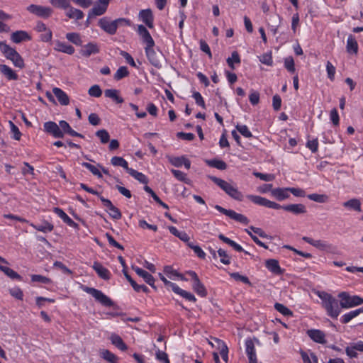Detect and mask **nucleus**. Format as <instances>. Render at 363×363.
<instances>
[{"instance_id": "f257e3e1", "label": "nucleus", "mask_w": 363, "mask_h": 363, "mask_svg": "<svg viewBox=\"0 0 363 363\" xmlns=\"http://www.w3.org/2000/svg\"><path fill=\"white\" fill-rule=\"evenodd\" d=\"M246 197L252 203L267 207L272 209H283L286 211L290 212L294 215L304 214L306 213V207L302 203H293L281 206L278 203L268 200L266 198L260 196L248 194Z\"/></svg>"}, {"instance_id": "f03ea898", "label": "nucleus", "mask_w": 363, "mask_h": 363, "mask_svg": "<svg viewBox=\"0 0 363 363\" xmlns=\"http://www.w3.org/2000/svg\"><path fill=\"white\" fill-rule=\"evenodd\" d=\"M315 294L321 300V306L326 314L332 318H337L342 309L340 301L325 291H316Z\"/></svg>"}, {"instance_id": "7ed1b4c3", "label": "nucleus", "mask_w": 363, "mask_h": 363, "mask_svg": "<svg viewBox=\"0 0 363 363\" xmlns=\"http://www.w3.org/2000/svg\"><path fill=\"white\" fill-rule=\"evenodd\" d=\"M210 178L230 198L238 201H243L244 195L240 191H239L235 183L228 182L216 177H211Z\"/></svg>"}, {"instance_id": "20e7f679", "label": "nucleus", "mask_w": 363, "mask_h": 363, "mask_svg": "<svg viewBox=\"0 0 363 363\" xmlns=\"http://www.w3.org/2000/svg\"><path fill=\"white\" fill-rule=\"evenodd\" d=\"M0 51L3 53L4 57L11 60L13 65L18 68L23 69L25 67V63L23 57L16 50L15 48H11L6 43L0 42Z\"/></svg>"}, {"instance_id": "39448f33", "label": "nucleus", "mask_w": 363, "mask_h": 363, "mask_svg": "<svg viewBox=\"0 0 363 363\" xmlns=\"http://www.w3.org/2000/svg\"><path fill=\"white\" fill-rule=\"evenodd\" d=\"M123 24L129 26L130 21L125 18H118L111 21L108 18L104 17L98 22L99 26L110 35H114L117 31L118 27Z\"/></svg>"}, {"instance_id": "423d86ee", "label": "nucleus", "mask_w": 363, "mask_h": 363, "mask_svg": "<svg viewBox=\"0 0 363 363\" xmlns=\"http://www.w3.org/2000/svg\"><path fill=\"white\" fill-rule=\"evenodd\" d=\"M340 299V306L342 308L348 309L358 306L363 303V298L357 295H350L349 293L343 291L338 294Z\"/></svg>"}, {"instance_id": "0eeeda50", "label": "nucleus", "mask_w": 363, "mask_h": 363, "mask_svg": "<svg viewBox=\"0 0 363 363\" xmlns=\"http://www.w3.org/2000/svg\"><path fill=\"white\" fill-rule=\"evenodd\" d=\"M83 291L91 295L96 301H97L104 306L111 307L114 305L113 301L100 290L91 287L84 286L83 287Z\"/></svg>"}, {"instance_id": "6e6552de", "label": "nucleus", "mask_w": 363, "mask_h": 363, "mask_svg": "<svg viewBox=\"0 0 363 363\" xmlns=\"http://www.w3.org/2000/svg\"><path fill=\"white\" fill-rule=\"evenodd\" d=\"M28 11L40 18H48L53 13V10L50 6L30 4L27 7Z\"/></svg>"}, {"instance_id": "1a4fd4ad", "label": "nucleus", "mask_w": 363, "mask_h": 363, "mask_svg": "<svg viewBox=\"0 0 363 363\" xmlns=\"http://www.w3.org/2000/svg\"><path fill=\"white\" fill-rule=\"evenodd\" d=\"M214 208L220 213L228 216L231 219H233L240 223L247 224L248 219L246 216L242 214L238 213L233 210L225 209L219 205H216Z\"/></svg>"}, {"instance_id": "9d476101", "label": "nucleus", "mask_w": 363, "mask_h": 363, "mask_svg": "<svg viewBox=\"0 0 363 363\" xmlns=\"http://www.w3.org/2000/svg\"><path fill=\"white\" fill-rule=\"evenodd\" d=\"M44 131L52 135L56 138H62L63 132L60 128L59 125L52 121H48L44 123Z\"/></svg>"}, {"instance_id": "9b49d317", "label": "nucleus", "mask_w": 363, "mask_h": 363, "mask_svg": "<svg viewBox=\"0 0 363 363\" xmlns=\"http://www.w3.org/2000/svg\"><path fill=\"white\" fill-rule=\"evenodd\" d=\"M138 33L140 36L143 43L145 44V47H154L155 41L152 38L150 33L143 25H139L138 26Z\"/></svg>"}, {"instance_id": "f8f14e48", "label": "nucleus", "mask_w": 363, "mask_h": 363, "mask_svg": "<svg viewBox=\"0 0 363 363\" xmlns=\"http://www.w3.org/2000/svg\"><path fill=\"white\" fill-rule=\"evenodd\" d=\"M306 242L311 245L312 246L315 247V248L323 250V251H329L332 245L329 243H328L325 241L321 240H313L309 237H303L302 238Z\"/></svg>"}, {"instance_id": "ddd939ff", "label": "nucleus", "mask_w": 363, "mask_h": 363, "mask_svg": "<svg viewBox=\"0 0 363 363\" xmlns=\"http://www.w3.org/2000/svg\"><path fill=\"white\" fill-rule=\"evenodd\" d=\"M145 51L150 64L157 68H160L162 65L160 57L155 51L153 47H145Z\"/></svg>"}, {"instance_id": "4468645a", "label": "nucleus", "mask_w": 363, "mask_h": 363, "mask_svg": "<svg viewBox=\"0 0 363 363\" xmlns=\"http://www.w3.org/2000/svg\"><path fill=\"white\" fill-rule=\"evenodd\" d=\"M138 17L148 28H152L154 26V17L150 9H143L139 12Z\"/></svg>"}, {"instance_id": "2eb2a0df", "label": "nucleus", "mask_w": 363, "mask_h": 363, "mask_svg": "<svg viewBox=\"0 0 363 363\" xmlns=\"http://www.w3.org/2000/svg\"><path fill=\"white\" fill-rule=\"evenodd\" d=\"M306 333L312 340L317 343L325 344L326 342L325 335L320 330L311 329L308 330Z\"/></svg>"}, {"instance_id": "dca6fc26", "label": "nucleus", "mask_w": 363, "mask_h": 363, "mask_svg": "<svg viewBox=\"0 0 363 363\" xmlns=\"http://www.w3.org/2000/svg\"><path fill=\"white\" fill-rule=\"evenodd\" d=\"M133 269L139 277H142L147 284L156 289V286H155V280L150 273L138 267H133Z\"/></svg>"}, {"instance_id": "f3484780", "label": "nucleus", "mask_w": 363, "mask_h": 363, "mask_svg": "<svg viewBox=\"0 0 363 363\" xmlns=\"http://www.w3.org/2000/svg\"><path fill=\"white\" fill-rule=\"evenodd\" d=\"M169 162L176 167L184 166L186 169H189L191 167V162L185 156L170 157H169Z\"/></svg>"}, {"instance_id": "a211bd4d", "label": "nucleus", "mask_w": 363, "mask_h": 363, "mask_svg": "<svg viewBox=\"0 0 363 363\" xmlns=\"http://www.w3.org/2000/svg\"><path fill=\"white\" fill-rule=\"evenodd\" d=\"M265 267L270 272L276 275H281L284 272V270L281 268L279 262L274 259H269L266 260Z\"/></svg>"}, {"instance_id": "6ab92c4d", "label": "nucleus", "mask_w": 363, "mask_h": 363, "mask_svg": "<svg viewBox=\"0 0 363 363\" xmlns=\"http://www.w3.org/2000/svg\"><path fill=\"white\" fill-rule=\"evenodd\" d=\"M92 268L96 272L98 276L104 280H108L110 279V272L104 267L101 263L94 262Z\"/></svg>"}, {"instance_id": "aec40b11", "label": "nucleus", "mask_w": 363, "mask_h": 363, "mask_svg": "<svg viewBox=\"0 0 363 363\" xmlns=\"http://www.w3.org/2000/svg\"><path fill=\"white\" fill-rule=\"evenodd\" d=\"M99 52V47L97 44L94 43H89L86 45H84L80 50V53L82 54V55L86 57H89L93 54H96Z\"/></svg>"}, {"instance_id": "412c9836", "label": "nucleus", "mask_w": 363, "mask_h": 363, "mask_svg": "<svg viewBox=\"0 0 363 363\" xmlns=\"http://www.w3.org/2000/svg\"><path fill=\"white\" fill-rule=\"evenodd\" d=\"M272 196L278 201H284L289 198V188H276L272 190Z\"/></svg>"}, {"instance_id": "4be33fe9", "label": "nucleus", "mask_w": 363, "mask_h": 363, "mask_svg": "<svg viewBox=\"0 0 363 363\" xmlns=\"http://www.w3.org/2000/svg\"><path fill=\"white\" fill-rule=\"evenodd\" d=\"M31 37L25 30H17L11 33V40L15 43H20L23 41L30 40Z\"/></svg>"}, {"instance_id": "5701e85b", "label": "nucleus", "mask_w": 363, "mask_h": 363, "mask_svg": "<svg viewBox=\"0 0 363 363\" xmlns=\"http://www.w3.org/2000/svg\"><path fill=\"white\" fill-rule=\"evenodd\" d=\"M52 92L61 105L67 106L69 104V98L62 89L58 87H54Z\"/></svg>"}, {"instance_id": "b1692460", "label": "nucleus", "mask_w": 363, "mask_h": 363, "mask_svg": "<svg viewBox=\"0 0 363 363\" xmlns=\"http://www.w3.org/2000/svg\"><path fill=\"white\" fill-rule=\"evenodd\" d=\"M359 46L355 37L352 35H349L347 40L346 50L349 54L357 55L358 52Z\"/></svg>"}, {"instance_id": "393cba45", "label": "nucleus", "mask_w": 363, "mask_h": 363, "mask_svg": "<svg viewBox=\"0 0 363 363\" xmlns=\"http://www.w3.org/2000/svg\"><path fill=\"white\" fill-rule=\"evenodd\" d=\"M65 10V15L70 19L81 20L84 18V13L69 4V7Z\"/></svg>"}, {"instance_id": "a878e982", "label": "nucleus", "mask_w": 363, "mask_h": 363, "mask_svg": "<svg viewBox=\"0 0 363 363\" xmlns=\"http://www.w3.org/2000/svg\"><path fill=\"white\" fill-rule=\"evenodd\" d=\"M34 229L44 233H50L54 229V225L47 220H43L41 224L36 225L33 223H28Z\"/></svg>"}, {"instance_id": "bb28decb", "label": "nucleus", "mask_w": 363, "mask_h": 363, "mask_svg": "<svg viewBox=\"0 0 363 363\" xmlns=\"http://www.w3.org/2000/svg\"><path fill=\"white\" fill-rule=\"evenodd\" d=\"M363 313V308H359L354 311H351L345 313L340 318V322L343 324H347L350 322L353 318L358 316Z\"/></svg>"}, {"instance_id": "cd10ccee", "label": "nucleus", "mask_w": 363, "mask_h": 363, "mask_svg": "<svg viewBox=\"0 0 363 363\" xmlns=\"http://www.w3.org/2000/svg\"><path fill=\"white\" fill-rule=\"evenodd\" d=\"M0 72L8 80L18 79V74L6 65H0Z\"/></svg>"}, {"instance_id": "c85d7f7f", "label": "nucleus", "mask_w": 363, "mask_h": 363, "mask_svg": "<svg viewBox=\"0 0 363 363\" xmlns=\"http://www.w3.org/2000/svg\"><path fill=\"white\" fill-rule=\"evenodd\" d=\"M55 50L61 52L63 53H66L68 55H72L75 50L73 46L65 43V42H60L57 41L55 43Z\"/></svg>"}, {"instance_id": "c756f323", "label": "nucleus", "mask_w": 363, "mask_h": 363, "mask_svg": "<svg viewBox=\"0 0 363 363\" xmlns=\"http://www.w3.org/2000/svg\"><path fill=\"white\" fill-rule=\"evenodd\" d=\"M192 289L201 297H206L207 296V290L199 279L192 282Z\"/></svg>"}, {"instance_id": "7c9ffc66", "label": "nucleus", "mask_w": 363, "mask_h": 363, "mask_svg": "<svg viewBox=\"0 0 363 363\" xmlns=\"http://www.w3.org/2000/svg\"><path fill=\"white\" fill-rule=\"evenodd\" d=\"M173 291L189 301L193 303L196 301V298L193 294L181 289L178 285L174 286Z\"/></svg>"}, {"instance_id": "2f4dec72", "label": "nucleus", "mask_w": 363, "mask_h": 363, "mask_svg": "<svg viewBox=\"0 0 363 363\" xmlns=\"http://www.w3.org/2000/svg\"><path fill=\"white\" fill-rule=\"evenodd\" d=\"M361 205V201L358 199H352L342 203L344 207L358 212L362 211Z\"/></svg>"}, {"instance_id": "473e14b6", "label": "nucleus", "mask_w": 363, "mask_h": 363, "mask_svg": "<svg viewBox=\"0 0 363 363\" xmlns=\"http://www.w3.org/2000/svg\"><path fill=\"white\" fill-rule=\"evenodd\" d=\"M108 6L99 4L97 2V4H96L89 11V17H95L97 16L103 15L107 10Z\"/></svg>"}, {"instance_id": "72a5a7b5", "label": "nucleus", "mask_w": 363, "mask_h": 363, "mask_svg": "<svg viewBox=\"0 0 363 363\" xmlns=\"http://www.w3.org/2000/svg\"><path fill=\"white\" fill-rule=\"evenodd\" d=\"M110 340L111 343L121 351H125L128 349L127 345L119 335L112 334L110 337Z\"/></svg>"}, {"instance_id": "f704fd0d", "label": "nucleus", "mask_w": 363, "mask_h": 363, "mask_svg": "<svg viewBox=\"0 0 363 363\" xmlns=\"http://www.w3.org/2000/svg\"><path fill=\"white\" fill-rule=\"evenodd\" d=\"M214 340L216 342H217L218 347H220V354L222 357V359L227 362L228 360V348L225 342L223 340L218 339V338H214Z\"/></svg>"}, {"instance_id": "c9c22d12", "label": "nucleus", "mask_w": 363, "mask_h": 363, "mask_svg": "<svg viewBox=\"0 0 363 363\" xmlns=\"http://www.w3.org/2000/svg\"><path fill=\"white\" fill-rule=\"evenodd\" d=\"M119 91L117 89H106L104 91V95L107 98L113 99L117 104H122L123 99L118 95Z\"/></svg>"}, {"instance_id": "e433bc0d", "label": "nucleus", "mask_w": 363, "mask_h": 363, "mask_svg": "<svg viewBox=\"0 0 363 363\" xmlns=\"http://www.w3.org/2000/svg\"><path fill=\"white\" fill-rule=\"evenodd\" d=\"M111 163L113 166L123 167L127 172H128V169H130L128 167V162L122 157H119V156L113 157L111 160Z\"/></svg>"}, {"instance_id": "4c0bfd02", "label": "nucleus", "mask_w": 363, "mask_h": 363, "mask_svg": "<svg viewBox=\"0 0 363 363\" xmlns=\"http://www.w3.org/2000/svg\"><path fill=\"white\" fill-rule=\"evenodd\" d=\"M82 166L89 169L94 175L96 176L99 178L102 177L101 172L99 169V167H101V166L99 164H97V165H93L88 162H82Z\"/></svg>"}, {"instance_id": "58836bf2", "label": "nucleus", "mask_w": 363, "mask_h": 363, "mask_svg": "<svg viewBox=\"0 0 363 363\" xmlns=\"http://www.w3.org/2000/svg\"><path fill=\"white\" fill-rule=\"evenodd\" d=\"M206 163L211 167L216 168L220 170H224L227 167L226 163L220 160H206Z\"/></svg>"}, {"instance_id": "ea45409f", "label": "nucleus", "mask_w": 363, "mask_h": 363, "mask_svg": "<svg viewBox=\"0 0 363 363\" xmlns=\"http://www.w3.org/2000/svg\"><path fill=\"white\" fill-rule=\"evenodd\" d=\"M66 38L68 41L77 46H81L83 43L81 35L78 33H68L66 34Z\"/></svg>"}, {"instance_id": "a19ab883", "label": "nucleus", "mask_w": 363, "mask_h": 363, "mask_svg": "<svg viewBox=\"0 0 363 363\" xmlns=\"http://www.w3.org/2000/svg\"><path fill=\"white\" fill-rule=\"evenodd\" d=\"M128 173L130 176H132L133 178H135V179L139 181L140 183H143V184L147 183V177L144 174L139 172L132 168H130V169H128Z\"/></svg>"}, {"instance_id": "79ce46f5", "label": "nucleus", "mask_w": 363, "mask_h": 363, "mask_svg": "<svg viewBox=\"0 0 363 363\" xmlns=\"http://www.w3.org/2000/svg\"><path fill=\"white\" fill-rule=\"evenodd\" d=\"M307 197L308 199L320 203H326L328 201V196L326 194H311Z\"/></svg>"}, {"instance_id": "37998d69", "label": "nucleus", "mask_w": 363, "mask_h": 363, "mask_svg": "<svg viewBox=\"0 0 363 363\" xmlns=\"http://www.w3.org/2000/svg\"><path fill=\"white\" fill-rule=\"evenodd\" d=\"M101 356L103 359L110 363H117V357L108 350H103L101 352Z\"/></svg>"}, {"instance_id": "c03bdc74", "label": "nucleus", "mask_w": 363, "mask_h": 363, "mask_svg": "<svg viewBox=\"0 0 363 363\" xmlns=\"http://www.w3.org/2000/svg\"><path fill=\"white\" fill-rule=\"evenodd\" d=\"M171 172L177 180L183 182L186 184L189 183V179L187 177L186 174H185L184 172L174 169H172Z\"/></svg>"}, {"instance_id": "a18cd8bd", "label": "nucleus", "mask_w": 363, "mask_h": 363, "mask_svg": "<svg viewBox=\"0 0 363 363\" xmlns=\"http://www.w3.org/2000/svg\"><path fill=\"white\" fill-rule=\"evenodd\" d=\"M303 363H318V359L314 353H311L308 355L306 352H302L301 353Z\"/></svg>"}, {"instance_id": "49530a36", "label": "nucleus", "mask_w": 363, "mask_h": 363, "mask_svg": "<svg viewBox=\"0 0 363 363\" xmlns=\"http://www.w3.org/2000/svg\"><path fill=\"white\" fill-rule=\"evenodd\" d=\"M96 135L99 138L102 144L107 143L110 140V135L105 129L97 130L96 132Z\"/></svg>"}, {"instance_id": "de8ad7c7", "label": "nucleus", "mask_w": 363, "mask_h": 363, "mask_svg": "<svg viewBox=\"0 0 363 363\" xmlns=\"http://www.w3.org/2000/svg\"><path fill=\"white\" fill-rule=\"evenodd\" d=\"M50 3L55 8L67 9L70 4V0H50Z\"/></svg>"}, {"instance_id": "09e8293b", "label": "nucleus", "mask_w": 363, "mask_h": 363, "mask_svg": "<svg viewBox=\"0 0 363 363\" xmlns=\"http://www.w3.org/2000/svg\"><path fill=\"white\" fill-rule=\"evenodd\" d=\"M1 272H3L6 276H8L11 279H17L21 281L22 279L21 277L17 272H16L14 270L8 267H4L3 269H1Z\"/></svg>"}, {"instance_id": "8fccbe9b", "label": "nucleus", "mask_w": 363, "mask_h": 363, "mask_svg": "<svg viewBox=\"0 0 363 363\" xmlns=\"http://www.w3.org/2000/svg\"><path fill=\"white\" fill-rule=\"evenodd\" d=\"M274 308L285 316H291L293 315L292 311L281 303H276L274 304Z\"/></svg>"}, {"instance_id": "3c124183", "label": "nucleus", "mask_w": 363, "mask_h": 363, "mask_svg": "<svg viewBox=\"0 0 363 363\" xmlns=\"http://www.w3.org/2000/svg\"><path fill=\"white\" fill-rule=\"evenodd\" d=\"M129 74L128 68L125 66L120 67L114 74V79L118 81Z\"/></svg>"}, {"instance_id": "603ef678", "label": "nucleus", "mask_w": 363, "mask_h": 363, "mask_svg": "<svg viewBox=\"0 0 363 363\" xmlns=\"http://www.w3.org/2000/svg\"><path fill=\"white\" fill-rule=\"evenodd\" d=\"M240 62V57L238 52L234 51L231 54V57L227 59V63L231 69H234V63L239 64Z\"/></svg>"}, {"instance_id": "864d4df0", "label": "nucleus", "mask_w": 363, "mask_h": 363, "mask_svg": "<svg viewBox=\"0 0 363 363\" xmlns=\"http://www.w3.org/2000/svg\"><path fill=\"white\" fill-rule=\"evenodd\" d=\"M236 129L245 138H250L252 137L251 131L249 130L248 127L246 125L238 124L236 125Z\"/></svg>"}, {"instance_id": "5fc2aeb1", "label": "nucleus", "mask_w": 363, "mask_h": 363, "mask_svg": "<svg viewBox=\"0 0 363 363\" xmlns=\"http://www.w3.org/2000/svg\"><path fill=\"white\" fill-rule=\"evenodd\" d=\"M245 352L248 355L256 352L254 341L250 338H247L245 340Z\"/></svg>"}, {"instance_id": "6e6d98bb", "label": "nucleus", "mask_w": 363, "mask_h": 363, "mask_svg": "<svg viewBox=\"0 0 363 363\" xmlns=\"http://www.w3.org/2000/svg\"><path fill=\"white\" fill-rule=\"evenodd\" d=\"M9 125L11 129V133L13 134L12 138L16 140H20L21 137V133L19 130V128L11 121H9Z\"/></svg>"}, {"instance_id": "4d7b16f0", "label": "nucleus", "mask_w": 363, "mask_h": 363, "mask_svg": "<svg viewBox=\"0 0 363 363\" xmlns=\"http://www.w3.org/2000/svg\"><path fill=\"white\" fill-rule=\"evenodd\" d=\"M253 175L265 182H272L275 179V176L272 174H264L258 172H254Z\"/></svg>"}, {"instance_id": "13d9d810", "label": "nucleus", "mask_w": 363, "mask_h": 363, "mask_svg": "<svg viewBox=\"0 0 363 363\" xmlns=\"http://www.w3.org/2000/svg\"><path fill=\"white\" fill-rule=\"evenodd\" d=\"M284 67L291 73L295 72L294 60L292 57H287L284 59Z\"/></svg>"}, {"instance_id": "bf43d9fd", "label": "nucleus", "mask_w": 363, "mask_h": 363, "mask_svg": "<svg viewBox=\"0 0 363 363\" xmlns=\"http://www.w3.org/2000/svg\"><path fill=\"white\" fill-rule=\"evenodd\" d=\"M218 255L220 257V261L223 264H226V265L230 264V257H229V255L227 254V252L224 250L219 249L218 250Z\"/></svg>"}, {"instance_id": "052dcab7", "label": "nucleus", "mask_w": 363, "mask_h": 363, "mask_svg": "<svg viewBox=\"0 0 363 363\" xmlns=\"http://www.w3.org/2000/svg\"><path fill=\"white\" fill-rule=\"evenodd\" d=\"M155 358L157 360L163 363H170L167 354L160 350L156 351Z\"/></svg>"}, {"instance_id": "680f3d73", "label": "nucleus", "mask_w": 363, "mask_h": 363, "mask_svg": "<svg viewBox=\"0 0 363 363\" xmlns=\"http://www.w3.org/2000/svg\"><path fill=\"white\" fill-rule=\"evenodd\" d=\"M230 276L236 281H241L248 285L251 284L248 277H247L246 276L241 275L238 272L230 273Z\"/></svg>"}, {"instance_id": "e2e57ef3", "label": "nucleus", "mask_w": 363, "mask_h": 363, "mask_svg": "<svg viewBox=\"0 0 363 363\" xmlns=\"http://www.w3.org/2000/svg\"><path fill=\"white\" fill-rule=\"evenodd\" d=\"M259 61L266 65L272 66L273 65V58L271 52L263 54L259 57Z\"/></svg>"}, {"instance_id": "0e129e2a", "label": "nucleus", "mask_w": 363, "mask_h": 363, "mask_svg": "<svg viewBox=\"0 0 363 363\" xmlns=\"http://www.w3.org/2000/svg\"><path fill=\"white\" fill-rule=\"evenodd\" d=\"M110 216L116 220H118L121 218V213L119 209L114 206H112L109 209H106Z\"/></svg>"}, {"instance_id": "69168bd1", "label": "nucleus", "mask_w": 363, "mask_h": 363, "mask_svg": "<svg viewBox=\"0 0 363 363\" xmlns=\"http://www.w3.org/2000/svg\"><path fill=\"white\" fill-rule=\"evenodd\" d=\"M335 71H336V69H335V66H333V64L330 61H328L326 63V72H327L328 77L332 81L335 78Z\"/></svg>"}, {"instance_id": "338daca9", "label": "nucleus", "mask_w": 363, "mask_h": 363, "mask_svg": "<svg viewBox=\"0 0 363 363\" xmlns=\"http://www.w3.org/2000/svg\"><path fill=\"white\" fill-rule=\"evenodd\" d=\"M192 97L194 99L195 102L198 106L202 107L203 108H206L205 101L199 92L194 91L192 94Z\"/></svg>"}, {"instance_id": "774afa93", "label": "nucleus", "mask_w": 363, "mask_h": 363, "mask_svg": "<svg viewBox=\"0 0 363 363\" xmlns=\"http://www.w3.org/2000/svg\"><path fill=\"white\" fill-rule=\"evenodd\" d=\"M88 93L91 96L99 97L102 94V91L99 85H93L89 88Z\"/></svg>"}]
</instances>
